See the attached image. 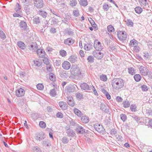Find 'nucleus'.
Instances as JSON below:
<instances>
[{
    "mask_svg": "<svg viewBox=\"0 0 152 152\" xmlns=\"http://www.w3.org/2000/svg\"><path fill=\"white\" fill-rule=\"evenodd\" d=\"M111 85L113 88L119 90L124 86V81L121 78H114L112 81Z\"/></svg>",
    "mask_w": 152,
    "mask_h": 152,
    "instance_id": "1",
    "label": "nucleus"
},
{
    "mask_svg": "<svg viewBox=\"0 0 152 152\" xmlns=\"http://www.w3.org/2000/svg\"><path fill=\"white\" fill-rule=\"evenodd\" d=\"M71 74L75 76L81 77V73L80 68L76 65H73L70 70Z\"/></svg>",
    "mask_w": 152,
    "mask_h": 152,
    "instance_id": "2",
    "label": "nucleus"
},
{
    "mask_svg": "<svg viewBox=\"0 0 152 152\" xmlns=\"http://www.w3.org/2000/svg\"><path fill=\"white\" fill-rule=\"evenodd\" d=\"M117 36L119 40L122 41L125 40L127 37L126 33L124 31H118Z\"/></svg>",
    "mask_w": 152,
    "mask_h": 152,
    "instance_id": "3",
    "label": "nucleus"
},
{
    "mask_svg": "<svg viewBox=\"0 0 152 152\" xmlns=\"http://www.w3.org/2000/svg\"><path fill=\"white\" fill-rule=\"evenodd\" d=\"M34 6L37 8H41L43 7L44 3L43 0H34Z\"/></svg>",
    "mask_w": 152,
    "mask_h": 152,
    "instance_id": "4",
    "label": "nucleus"
},
{
    "mask_svg": "<svg viewBox=\"0 0 152 152\" xmlns=\"http://www.w3.org/2000/svg\"><path fill=\"white\" fill-rule=\"evenodd\" d=\"M94 46L96 50L98 51H101L102 48L101 43L97 40L94 41Z\"/></svg>",
    "mask_w": 152,
    "mask_h": 152,
    "instance_id": "5",
    "label": "nucleus"
},
{
    "mask_svg": "<svg viewBox=\"0 0 152 152\" xmlns=\"http://www.w3.org/2000/svg\"><path fill=\"white\" fill-rule=\"evenodd\" d=\"M24 90L22 88L17 89L15 91V95L17 97L23 96L25 94Z\"/></svg>",
    "mask_w": 152,
    "mask_h": 152,
    "instance_id": "6",
    "label": "nucleus"
},
{
    "mask_svg": "<svg viewBox=\"0 0 152 152\" xmlns=\"http://www.w3.org/2000/svg\"><path fill=\"white\" fill-rule=\"evenodd\" d=\"M141 75L143 76H146L149 72L148 69L146 67L141 66L139 69Z\"/></svg>",
    "mask_w": 152,
    "mask_h": 152,
    "instance_id": "7",
    "label": "nucleus"
},
{
    "mask_svg": "<svg viewBox=\"0 0 152 152\" xmlns=\"http://www.w3.org/2000/svg\"><path fill=\"white\" fill-rule=\"evenodd\" d=\"M91 86H89L87 83H81L80 85L81 88L85 91H91Z\"/></svg>",
    "mask_w": 152,
    "mask_h": 152,
    "instance_id": "8",
    "label": "nucleus"
},
{
    "mask_svg": "<svg viewBox=\"0 0 152 152\" xmlns=\"http://www.w3.org/2000/svg\"><path fill=\"white\" fill-rule=\"evenodd\" d=\"M93 54L94 56L98 59H101L103 57V54L99 51H94Z\"/></svg>",
    "mask_w": 152,
    "mask_h": 152,
    "instance_id": "9",
    "label": "nucleus"
},
{
    "mask_svg": "<svg viewBox=\"0 0 152 152\" xmlns=\"http://www.w3.org/2000/svg\"><path fill=\"white\" fill-rule=\"evenodd\" d=\"M141 6L145 7L147 8H149V4L147 2V0H138Z\"/></svg>",
    "mask_w": 152,
    "mask_h": 152,
    "instance_id": "10",
    "label": "nucleus"
},
{
    "mask_svg": "<svg viewBox=\"0 0 152 152\" xmlns=\"http://www.w3.org/2000/svg\"><path fill=\"white\" fill-rule=\"evenodd\" d=\"M94 127L95 129L99 132H101L104 130V128L102 126L98 124H95Z\"/></svg>",
    "mask_w": 152,
    "mask_h": 152,
    "instance_id": "11",
    "label": "nucleus"
},
{
    "mask_svg": "<svg viewBox=\"0 0 152 152\" xmlns=\"http://www.w3.org/2000/svg\"><path fill=\"white\" fill-rule=\"evenodd\" d=\"M62 66L63 68L66 70L69 69L71 66L70 64L68 61H64L62 64Z\"/></svg>",
    "mask_w": 152,
    "mask_h": 152,
    "instance_id": "12",
    "label": "nucleus"
},
{
    "mask_svg": "<svg viewBox=\"0 0 152 152\" xmlns=\"http://www.w3.org/2000/svg\"><path fill=\"white\" fill-rule=\"evenodd\" d=\"M74 41L72 38H69L64 40V43L66 45H71L74 43Z\"/></svg>",
    "mask_w": 152,
    "mask_h": 152,
    "instance_id": "13",
    "label": "nucleus"
},
{
    "mask_svg": "<svg viewBox=\"0 0 152 152\" xmlns=\"http://www.w3.org/2000/svg\"><path fill=\"white\" fill-rule=\"evenodd\" d=\"M60 107L62 110H65L67 109V105L64 102H60L59 103Z\"/></svg>",
    "mask_w": 152,
    "mask_h": 152,
    "instance_id": "14",
    "label": "nucleus"
},
{
    "mask_svg": "<svg viewBox=\"0 0 152 152\" xmlns=\"http://www.w3.org/2000/svg\"><path fill=\"white\" fill-rule=\"evenodd\" d=\"M37 55L41 58H43L45 55V51L42 49H37Z\"/></svg>",
    "mask_w": 152,
    "mask_h": 152,
    "instance_id": "15",
    "label": "nucleus"
},
{
    "mask_svg": "<svg viewBox=\"0 0 152 152\" xmlns=\"http://www.w3.org/2000/svg\"><path fill=\"white\" fill-rule=\"evenodd\" d=\"M19 26L22 30H25L26 29L27 25L26 22L23 21H21L19 23Z\"/></svg>",
    "mask_w": 152,
    "mask_h": 152,
    "instance_id": "16",
    "label": "nucleus"
},
{
    "mask_svg": "<svg viewBox=\"0 0 152 152\" xmlns=\"http://www.w3.org/2000/svg\"><path fill=\"white\" fill-rule=\"evenodd\" d=\"M38 13L44 18H46L48 16L47 12L42 10H39L38 12Z\"/></svg>",
    "mask_w": 152,
    "mask_h": 152,
    "instance_id": "17",
    "label": "nucleus"
},
{
    "mask_svg": "<svg viewBox=\"0 0 152 152\" xmlns=\"http://www.w3.org/2000/svg\"><path fill=\"white\" fill-rule=\"evenodd\" d=\"M101 109L105 112H108L109 107L108 106L105 104L102 103L100 105Z\"/></svg>",
    "mask_w": 152,
    "mask_h": 152,
    "instance_id": "18",
    "label": "nucleus"
},
{
    "mask_svg": "<svg viewBox=\"0 0 152 152\" xmlns=\"http://www.w3.org/2000/svg\"><path fill=\"white\" fill-rule=\"evenodd\" d=\"M76 85H71L67 87V90L68 92L69 93L73 92L75 91V86Z\"/></svg>",
    "mask_w": 152,
    "mask_h": 152,
    "instance_id": "19",
    "label": "nucleus"
},
{
    "mask_svg": "<svg viewBox=\"0 0 152 152\" xmlns=\"http://www.w3.org/2000/svg\"><path fill=\"white\" fill-rule=\"evenodd\" d=\"M81 120L84 123H87L89 121V118L86 115H83L81 117Z\"/></svg>",
    "mask_w": 152,
    "mask_h": 152,
    "instance_id": "20",
    "label": "nucleus"
},
{
    "mask_svg": "<svg viewBox=\"0 0 152 152\" xmlns=\"http://www.w3.org/2000/svg\"><path fill=\"white\" fill-rule=\"evenodd\" d=\"M18 46L21 49H25L26 48V46L24 42L21 41H19L17 42Z\"/></svg>",
    "mask_w": 152,
    "mask_h": 152,
    "instance_id": "21",
    "label": "nucleus"
},
{
    "mask_svg": "<svg viewBox=\"0 0 152 152\" xmlns=\"http://www.w3.org/2000/svg\"><path fill=\"white\" fill-rule=\"evenodd\" d=\"M76 131L77 132L80 134H83L85 132V130L83 127L80 126L77 127Z\"/></svg>",
    "mask_w": 152,
    "mask_h": 152,
    "instance_id": "22",
    "label": "nucleus"
},
{
    "mask_svg": "<svg viewBox=\"0 0 152 152\" xmlns=\"http://www.w3.org/2000/svg\"><path fill=\"white\" fill-rule=\"evenodd\" d=\"M77 58L75 56H71L69 58V60L72 63H75L77 61Z\"/></svg>",
    "mask_w": 152,
    "mask_h": 152,
    "instance_id": "23",
    "label": "nucleus"
},
{
    "mask_svg": "<svg viewBox=\"0 0 152 152\" xmlns=\"http://www.w3.org/2000/svg\"><path fill=\"white\" fill-rule=\"evenodd\" d=\"M68 104L71 106H73L75 105L74 102H73V100L72 97V96H69L67 98Z\"/></svg>",
    "mask_w": 152,
    "mask_h": 152,
    "instance_id": "24",
    "label": "nucleus"
},
{
    "mask_svg": "<svg viewBox=\"0 0 152 152\" xmlns=\"http://www.w3.org/2000/svg\"><path fill=\"white\" fill-rule=\"evenodd\" d=\"M45 137V135L42 133L38 134L36 136V139L37 140L41 141L44 139Z\"/></svg>",
    "mask_w": 152,
    "mask_h": 152,
    "instance_id": "25",
    "label": "nucleus"
},
{
    "mask_svg": "<svg viewBox=\"0 0 152 152\" xmlns=\"http://www.w3.org/2000/svg\"><path fill=\"white\" fill-rule=\"evenodd\" d=\"M74 112L75 113L78 117H81V116L83 115V114L81 113V112L77 108L74 109Z\"/></svg>",
    "mask_w": 152,
    "mask_h": 152,
    "instance_id": "26",
    "label": "nucleus"
},
{
    "mask_svg": "<svg viewBox=\"0 0 152 152\" xmlns=\"http://www.w3.org/2000/svg\"><path fill=\"white\" fill-rule=\"evenodd\" d=\"M137 42L134 39L130 41L129 45L131 47H135L137 46Z\"/></svg>",
    "mask_w": 152,
    "mask_h": 152,
    "instance_id": "27",
    "label": "nucleus"
},
{
    "mask_svg": "<svg viewBox=\"0 0 152 152\" xmlns=\"http://www.w3.org/2000/svg\"><path fill=\"white\" fill-rule=\"evenodd\" d=\"M42 144L45 146H51V144L50 141L48 140L43 141L42 142Z\"/></svg>",
    "mask_w": 152,
    "mask_h": 152,
    "instance_id": "28",
    "label": "nucleus"
},
{
    "mask_svg": "<svg viewBox=\"0 0 152 152\" xmlns=\"http://www.w3.org/2000/svg\"><path fill=\"white\" fill-rule=\"evenodd\" d=\"M68 131H66V133H67L68 136H71L73 137L75 134V132L71 129H68Z\"/></svg>",
    "mask_w": 152,
    "mask_h": 152,
    "instance_id": "29",
    "label": "nucleus"
},
{
    "mask_svg": "<svg viewBox=\"0 0 152 152\" xmlns=\"http://www.w3.org/2000/svg\"><path fill=\"white\" fill-rule=\"evenodd\" d=\"M29 5H25L24 7V9L27 13H29V12L32 10L31 8L30 7Z\"/></svg>",
    "mask_w": 152,
    "mask_h": 152,
    "instance_id": "30",
    "label": "nucleus"
},
{
    "mask_svg": "<svg viewBox=\"0 0 152 152\" xmlns=\"http://www.w3.org/2000/svg\"><path fill=\"white\" fill-rule=\"evenodd\" d=\"M37 45L36 44H35V45L34 46L33 45H31L30 46H29V49L31 50H32V52L34 51L33 50H36L37 49Z\"/></svg>",
    "mask_w": 152,
    "mask_h": 152,
    "instance_id": "31",
    "label": "nucleus"
},
{
    "mask_svg": "<svg viewBox=\"0 0 152 152\" xmlns=\"http://www.w3.org/2000/svg\"><path fill=\"white\" fill-rule=\"evenodd\" d=\"M107 29L108 31L109 32H114L115 31L114 28L112 25H109L107 26Z\"/></svg>",
    "mask_w": 152,
    "mask_h": 152,
    "instance_id": "32",
    "label": "nucleus"
},
{
    "mask_svg": "<svg viewBox=\"0 0 152 152\" xmlns=\"http://www.w3.org/2000/svg\"><path fill=\"white\" fill-rule=\"evenodd\" d=\"M123 106L125 108L128 107L130 106V104L128 100L124 101L123 102Z\"/></svg>",
    "mask_w": 152,
    "mask_h": 152,
    "instance_id": "33",
    "label": "nucleus"
},
{
    "mask_svg": "<svg viewBox=\"0 0 152 152\" xmlns=\"http://www.w3.org/2000/svg\"><path fill=\"white\" fill-rule=\"evenodd\" d=\"M128 71L129 73L131 75H134L135 73V71L134 68H129L128 69Z\"/></svg>",
    "mask_w": 152,
    "mask_h": 152,
    "instance_id": "34",
    "label": "nucleus"
},
{
    "mask_svg": "<svg viewBox=\"0 0 152 152\" xmlns=\"http://www.w3.org/2000/svg\"><path fill=\"white\" fill-rule=\"evenodd\" d=\"M80 3L81 5L83 6H86L88 4L87 0H80Z\"/></svg>",
    "mask_w": 152,
    "mask_h": 152,
    "instance_id": "35",
    "label": "nucleus"
},
{
    "mask_svg": "<svg viewBox=\"0 0 152 152\" xmlns=\"http://www.w3.org/2000/svg\"><path fill=\"white\" fill-rule=\"evenodd\" d=\"M135 11L138 14H140L142 11V9L140 7H137L135 8Z\"/></svg>",
    "mask_w": 152,
    "mask_h": 152,
    "instance_id": "36",
    "label": "nucleus"
},
{
    "mask_svg": "<svg viewBox=\"0 0 152 152\" xmlns=\"http://www.w3.org/2000/svg\"><path fill=\"white\" fill-rule=\"evenodd\" d=\"M50 94L52 96H55L56 95V91L55 89L53 88L50 90Z\"/></svg>",
    "mask_w": 152,
    "mask_h": 152,
    "instance_id": "37",
    "label": "nucleus"
},
{
    "mask_svg": "<svg viewBox=\"0 0 152 152\" xmlns=\"http://www.w3.org/2000/svg\"><path fill=\"white\" fill-rule=\"evenodd\" d=\"M134 78L136 81L138 82L140 80L141 77L139 74H136L134 75Z\"/></svg>",
    "mask_w": 152,
    "mask_h": 152,
    "instance_id": "38",
    "label": "nucleus"
},
{
    "mask_svg": "<svg viewBox=\"0 0 152 152\" xmlns=\"http://www.w3.org/2000/svg\"><path fill=\"white\" fill-rule=\"evenodd\" d=\"M77 99L80 100L83 98V95L81 93L78 92L75 94Z\"/></svg>",
    "mask_w": 152,
    "mask_h": 152,
    "instance_id": "39",
    "label": "nucleus"
},
{
    "mask_svg": "<svg viewBox=\"0 0 152 152\" xmlns=\"http://www.w3.org/2000/svg\"><path fill=\"white\" fill-rule=\"evenodd\" d=\"M50 79L52 81H54L56 80L55 76L54 74L52 73H50L49 74Z\"/></svg>",
    "mask_w": 152,
    "mask_h": 152,
    "instance_id": "40",
    "label": "nucleus"
},
{
    "mask_svg": "<svg viewBox=\"0 0 152 152\" xmlns=\"http://www.w3.org/2000/svg\"><path fill=\"white\" fill-rule=\"evenodd\" d=\"M33 21L34 23L36 24H39L40 22L39 18L37 17L34 18Z\"/></svg>",
    "mask_w": 152,
    "mask_h": 152,
    "instance_id": "41",
    "label": "nucleus"
},
{
    "mask_svg": "<svg viewBox=\"0 0 152 152\" xmlns=\"http://www.w3.org/2000/svg\"><path fill=\"white\" fill-rule=\"evenodd\" d=\"M32 149L34 151V152H42L40 148L37 146L34 147Z\"/></svg>",
    "mask_w": 152,
    "mask_h": 152,
    "instance_id": "42",
    "label": "nucleus"
},
{
    "mask_svg": "<svg viewBox=\"0 0 152 152\" xmlns=\"http://www.w3.org/2000/svg\"><path fill=\"white\" fill-rule=\"evenodd\" d=\"M91 46H92L91 44H86L84 45V49L86 50H89L91 48Z\"/></svg>",
    "mask_w": 152,
    "mask_h": 152,
    "instance_id": "43",
    "label": "nucleus"
},
{
    "mask_svg": "<svg viewBox=\"0 0 152 152\" xmlns=\"http://www.w3.org/2000/svg\"><path fill=\"white\" fill-rule=\"evenodd\" d=\"M58 22V20L57 19L55 18L54 17H53L51 19V25L56 24L57 23V22Z\"/></svg>",
    "mask_w": 152,
    "mask_h": 152,
    "instance_id": "44",
    "label": "nucleus"
},
{
    "mask_svg": "<svg viewBox=\"0 0 152 152\" xmlns=\"http://www.w3.org/2000/svg\"><path fill=\"white\" fill-rule=\"evenodd\" d=\"M39 125V126L42 128H45L46 127L45 123L43 121H41L40 122Z\"/></svg>",
    "mask_w": 152,
    "mask_h": 152,
    "instance_id": "45",
    "label": "nucleus"
},
{
    "mask_svg": "<svg viewBox=\"0 0 152 152\" xmlns=\"http://www.w3.org/2000/svg\"><path fill=\"white\" fill-rule=\"evenodd\" d=\"M100 78L101 80L103 81H106L107 79L106 75H100Z\"/></svg>",
    "mask_w": 152,
    "mask_h": 152,
    "instance_id": "46",
    "label": "nucleus"
},
{
    "mask_svg": "<svg viewBox=\"0 0 152 152\" xmlns=\"http://www.w3.org/2000/svg\"><path fill=\"white\" fill-rule=\"evenodd\" d=\"M0 37L1 38L4 39L6 38V37L5 34L4 32L1 30H0Z\"/></svg>",
    "mask_w": 152,
    "mask_h": 152,
    "instance_id": "47",
    "label": "nucleus"
},
{
    "mask_svg": "<svg viewBox=\"0 0 152 152\" xmlns=\"http://www.w3.org/2000/svg\"><path fill=\"white\" fill-rule=\"evenodd\" d=\"M43 63L47 65H48L50 64L49 60L47 58H44L43 60Z\"/></svg>",
    "mask_w": 152,
    "mask_h": 152,
    "instance_id": "48",
    "label": "nucleus"
},
{
    "mask_svg": "<svg viewBox=\"0 0 152 152\" xmlns=\"http://www.w3.org/2000/svg\"><path fill=\"white\" fill-rule=\"evenodd\" d=\"M121 119L124 122L127 119L126 116L124 114H121L120 115Z\"/></svg>",
    "mask_w": 152,
    "mask_h": 152,
    "instance_id": "49",
    "label": "nucleus"
},
{
    "mask_svg": "<svg viewBox=\"0 0 152 152\" xmlns=\"http://www.w3.org/2000/svg\"><path fill=\"white\" fill-rule=\"evenodd\" d=\"M77 4V2L76 0H72L70 1V5L72 7L76 5Z\"/></svg>",
    "mask_w": 152,
    "mask_h": 152,
    "instance_id": "50",
    "label": "nucleus"
},
{
    "mask_svg": "<svg viewBox=\"0 0 152 152\" xmlns=\"http://www.w3.org/2000/svg\"><path fill=\"white\" fill-rule=\"evenodd\" d=\"M59 53L60 55L62 56V57H64L66 55V51L63 50H60Z\"/></svg>",
    "mask_w": 152,
    "mask_h": 152,
    "instance_id": "51",
    "label": "nucleus"
},
{
    "mask_svg": "<svg viewBox=\"0 0 152 152\" xmlns=\"http://www.w3.org/2000/svg\"><path fill=\"white\" fill-rule=\"evenodd\" d=\"M73 15L76 17L78 16L80 14L78 10H74L73 11Z\"/></svg>",
    "mask_w": 152,
    "mask_h": 152,
    "instance_id": "52",
    "label": "nucleus"
},
{
    "mask_svg": "<svg viewBox=\"0 0 152 152\" xmlns=\"http://www.w3.org/2000/svg\"><path fill=\"white\" fill-rule=\"evenodd\" d=\"M37 87L39 90H42L44 88V86L42 84L39 83L37 85Z\"/></svg>",
    "mask_w": 152,
    "mask_h": 152,
    "instance_id": "53",
    "label": "nucleus"
},
{
    "mask_svg": "<svg viewBox=\"0 0 152 152\" xmlns=\"http://www.w3.org/2000/svg\"><path fill=\"white\" fill-rule=\"evenodd\" d=\"M130 108L132 111L135 112L137 110L136 106L135 104H132L130 107Z\"/></svg>",
    "mask_w": 152,
    "mask_h": 152,
    "instance_id": "54",
    "label": "nucleus"
},
{
    "mask_svg": "<svg viewBox=\"0 0 152 152\" xmlns=\"http://www.w3.org/2000/svg\"><path fill=\"white\" fill-rule=\"evenodd\" d=\"M103 7L104 10L107 11L109 9L110 7L108 4H105L103 6Z\"/></svg>",
    "mask_w": 152,
    "mask_h": 152,
    "instance_id": "55",
    "label": "nucleus"
},
{
    "mask_svg": "<svg viewBox=\"0 0 152 152\" xmlns=\"http://www.w3.org/2000/svg\"><path fill=\"white\" fill-rule=\"evenodd\" d=\"M110 134L112 136L115 135L117 134V131L115 129H112L110 132Z\"/></svg>",
    "mask_w": 152,
    "mask_h": 152,
    "instance_id": "56",
    "label": "nucleus"
},
{
    "mask_svg": "<svg viewBox=\"0 0 152 152\" xmlns=\"http://www.w3.org/2000/svg\"><path fill=\"white\" fill-rule=\"evenodd\" d=\"M87 59L88 62L90 63H91L94 62V58L92 56H88Z\"/></svg>",
    "mask_w": 152,
    "mask_h": 152,
    "instance_id": "57",
    "label": "nucleus"
},
{
    "mask_svg": "<svg viewBox=\"0 0 152 152\" xmlns=\"http://www.w3.org/2000/svg\"><path fill=\"white\" fill-rule=\"evenodd\" d=\"M62 141V142L64 144L67 143L69 141L68 138L65 137H63Z\"/></svg>",
    "mask_w": 152,
    "mask_h": 152,
    "instance_id": "58",
    "label": "nucleus"
},
{
    "mask_svg": "<svg viewBox=\"0 0 152 152\" xmlns=\"http://www.w3.org/2000/svg\"><path fill=\"white\" fill-rule=\"evenodd\" d=\"M126 24L127 26H133V23L130 20H127L126 22Z\"/></svg>",
    "mask_w": 152,
    "mask_h": 152,
    "instance_id": "59",
    "label": "nucleus"
},
{
    "mask_svg": "<svg viewBox=\"0 0 152 152\" xmlns=\"http://www.w3.org/2000/svg\"><path fill=\"white\" fill-rule=\"evenodd\" d=\"M132 118L135 120L138 123L140 121V118L135 115H133L132 116Z\"/></svg>",
    "mask_w": 152,
    "mask_h": 152,
    "instance_id": "60",
    "label": "nucleus"
},
{
    "mask_svg": "<svg viewBox=\"0 0 152 152\" xmlns=\"http://www.w3.org/2000/svg\"><path fill=\"white\" fill-rule=\"evenodd\" d=\"M142 89L143 91H146L148 90V88L147 86L145 85H143L141 86Z\"/></svg>",
    "mask_w": 152,
    "mask_h": 152,
    "instance_id": "61",
    "label": "nucleus"
},
{
    "mask_svg": "<svg viewBox=\"0 0 152 152\" xmlns=\"http://www.w3.org/2000/svg\"><path fill=\"white\" fill-rule=\"evenodd\" d=\"M56 116L57 117L60 118H62L63 117V115L61 112H58L56 114Z\"/></svg>",
    "mask_w": 152,
    "mask_h": 152,
    "instance_id": "62",
    "label": "nucleus"
},
{
    "mask_svg": "<svg viewBox=\"0 0 152 152\" xmlns=\"http://www.w3.org/2000/svg\"><path fill=\"white\" fill-rule=\"evenodd\" d=\"M152 113V110L150 108L148 109H147L146 111V113L148 115H151Z\"/></svg>",
    "mask_w": 152,
    "mask_h": 152,
    "instance_id": "63",
    "label": "nucleus"
},
{
    "mask_svg": "<svg viewBox=\"0 0 152 152\" xmlns=\"http://www.w3.org/2000/svg\"><path fill=\"white\" fill-rule=\"evenodd\" d=\"M34 63L35 66H39L41 64V63L37 61H34Z\"/></svg>",
    "mask_w": 152,
    "mask_h": 152,
    "instance_id": "64",
    "label": "nucleus"
}]
</instances>
